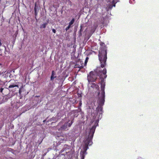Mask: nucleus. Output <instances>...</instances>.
<instances>
[{"instance_id":"nucleus-1","label":"nucleus","mask_w":159,"mask_h":159,"mask_svg":"<svg viewBox=\"0 0 159 159\" xmlns=\"http://www.w3.org/2000/svg\"><path fill=\"white\" fill-rule=\"evenodd\" d=\"M107 52L106 50H102L99 51L98 55L101 66L100 67H98L96 70L94 72L91 71L88 75L87 79L89 82H95L97 79V76H99L101 79L100 82L101 85V101L103 103L105 98V82L104 79L107 77V70L104 68L103 70L101 68L104 67L106 66V62L107 59Z\"/></svg>"},{"instance_id":"nucleus-2","label":"nucleus","mask_w":159,"mask_h":159,"mask_svg":"<svg viewBox=\"0 0 159 159\" xmlns=\"http://www.w3.org/2000/svg\"><path fill=\"white\" fill-rule=\"evenodd\" d=\"M74 118L71 119L70 120H68L67 121L64 123L61 121L57 126V127L59 131H67L68 128L70 127L74 122Z\"/></svg>"},{"instance_id":"nucleus-3","label":"nucleus","mask_w":159,"mask_h":159,"mask_svg":"<svg viewBox=\"0 0 159 159\" xmlns=\"http://www.w3.org/2000/svg\"><path fill=\"white\" fill-rule=\"evenodd\" d=\"M96 126L93 125L90 129L88 138L84 141V144L87 146H91L93 143L92 139L95 131Z\"/></svg>"},{"instance_id":"nucleus-4","label":"nucleus","mask_w":159,"mask_h":159,"mask_svg":"<svg viewBox=\"0 0 159 159\" xmlns=\"http://www.w3.org/2000/svg\"><path fill=\"white\" fill-rule=\"evenodd\" d=\"M101 95L100 97L99 98V99L100 101V103L101 105L98 106L96 108V110H95L96 113H97V114L98 113L100 114H101L102 113V106L104 104V102L103 103L101 101Z\"/></svg>"},{"instance_id":"nucleus-5","label":"nucleus","mask_w":159,"mask_h":159,"mask_svg":"<svg viewBox=\"0 0 159 159\" xmlns=\"http://www.w3.org/2000/svg\"><path fill=\"white\" fill-rule=\"evenodd\" d=\"M11 81H14V83H12L11 84L9 85V86L8 87V88L10 89V91H12L13 92H14L15 91V90H14V89H11L14 88L15 87H17L18 88H19L18 85L17 84L18 83L16 82H15V81L13 80H11L9 82H11Z\"/></svg>"},{"instance_id":"nucleus-6","label":"nucleus","mask_w":159,"mask_h":159,"mask_svg":"<svg viewBox=\"0 0 159 159\" xmlns=\"http://www.w3.org/2000/svg\"><path fill=\"white\" fill-rule=\"evenodd\" d=\"M90 86L93 89H95L97 90L99 89V86L98 85L94 83H92L90 84Z\"/></svg>"},{"instance_id":"nucleus-7","label":"nucleus","mask_w":159,"mask_h":159,"mask_svg":"<svg viewBox=\"0 0 159 159\" xmlns=\"http://www.w3.org/2000/svg\"><path fill=\"white\" fill-rule=\"evenodd\" d=\"M80 111H79L78 110H76L73 111V113H75V114L74 115V117H77L78 115V113L80 111H81V109H80Z\"/></svg>"},{"instance_id":"nucleus-8","label":"nucleus","mask_w":159,"mask_h":159,"mask_svg":"<svg viewBox=\"0 0 159 159\" xmlns=\"http://www.w3.org/2000/svg\"><path fill=\"white\" fill-rule=\"evenodd\" d=\"M55 72L54 70H52V75L50 78L51 80H53L56 77V76H55Z\"/></svg>"},{"instance_id":"nucleus-9","label":"nucleus","mask_w":159,"mask_h":159,"mask_svg":"<svg viewBox=\"0 0 159 159\" xmlns=\"http://www.w3.org/2000/svg\"><path fill=\"white\" fill-rule=\"evenodd\" d=\"M52 89L50 86H48V88L45 89V91L46 93H48L49 92L52 91Z\"/></svg>"},{"instance_id":"nucleus-10","label":"nucleus","mask_w":159,"mask_h":159,"mask_svg":"<svg viewBox=\"0 0 159 159\" xmlns=\"http://www.w3.org/2000/svg\"><path fill=\"white\" fill-rule=\"evenodd\" d=\"M7 88H6L5 89L1 88L0 89V92L1 93H2L3 94L5 95H6V94L5 93V91L7 90Z\"/></svg>"},{"instance_id":"nucleus-11","label":"nucleus","mask_w":159,"mask_h":159,"mask_svg":"<svg viewBox=\"0 0 159 159\" xmlns=\"http://www.w3.org/2000/svg\"><path fill=\"white\" fill-rule=\"evenodd\" d=\"M36 7H37V6L36 5V4H35V7H34V14H35V19H36V20H37V18H36V16H37L38 12L37 11Z\"/></svg>"},{"instance_id":"nucleus-12","label":"nucleus","mask_w":159,"mask_h":159,"mask_svg":"<svg viewBox=\"0 0 159 159\" xmlns=\"http://www.w3.org/2000/svg\"><path fill=\"white\" fill-rule=\"evenodd\" d=\"M48 24V22L43 23L41 25L40 28H45L46 27V25Z\"/></svg>"},{"instance_id":"nucleus-13","label":"nucleus","mask_w":159,"mask_h":159,"mask_svg":"<svg viewBox=\"0 0 159 159\" xmlns=\"http://www.w3.org/2000/svg\"><path fill=\"white\" fill-rule=\"evenodd\" d=\"M75 68H79L80 69L83 68V66L82 65L80 66L78 64H76L75 66Z\"/></svg>"},{"instance_id":"nucleus-14","label":"nucleus","mask_w":159,"mask_h":159,"mask_svg":"<svg viewBox=\"0 0 159 159\" xmlns=\"http://www.w3.org/2000/svg\"><path fill=\"white\" fill-rule=\"evenodd\" d=\"M83 148L84 150L83 152H86V150L88 148V146L84 144Z\"/></svg>"},{"instance_id":"nucleus-15","label":"nucleus","mask_w":159,"mask_h":159,"mask_svg":"<svg viewBox=\"0 0 159 159\" xmlns=\"http://www.w3.org/2000/svg\"><path fill=\"white\" fill-rule=\"evenodd\" d=\"M23 86L22 85L19 89V93L20 95L21 94V93L23 90Z\"/></svg>"},{"instance_id":"nucleus-16","label":"nucleus","mask_w":159,"mask_h":159,"mask_svg":"<svg viewBox=\"0 0 159 159\" xmlns=\"http://www.w3.org/2000/svg\"><path fill=\"white\" fill-rule=\"evenodd\" d=\"M86 152H82V154H81V159H84V154Z\"/></svg>"},{"instance_id":"nucleus-17","label":"nucleus","mask_w":159,"mask_h":159,"mask_svg":"<svg viewBox=\"0 0 159 159\" xmlns=\"http://www.w3.org/2000/svg\"><path fill=\"white\" fill-rule=\"evenodd\" d=\"M75 21V19L74 18H73L71 21L69 22V25L71 26V25H72Z\"/></svg>"},{"instance_id":"nucleus-18","label":"nucleus","mask_w":159,"mask_h":159,"mask_svg":"<svg viewBox=\"0 0 159 159\" xmlns=\"http://www.w3.org/2000/svg\"><path fill=\"white\" fill-rule=\"evenodd\" d=\"M88 59H89V58L88 57H86L85 61V62H84V65H86V64L88 61Z\"/></svg>"},{"instance_id":"nucleus-19","label":"nucleus","mask_w":159,"mask_h":159,"mask_svg":"<svg viewBox=\"0 0 159 159\" xmlns=\"http://www.w3.org/2000/svg\"><path fill=\"white\" fill-rule=\"evenodd\" d=\"M70 27V26L69 25H68V26H67L65 29V30L66 31H67Z\"/></svg>"},{"instance_id":"nucleus-20","label":"nucleus","mask_w":159,"mask_h":159,"mask_svg":"<svg viewBox=\"0 0 159 159\" xmlns=\"http://www.w3.org/2000/svg\"><path fill=\"white\" fill-rule=\"evenodd\" d=\"M80 33L83 31V30H82V25H80Z\"/></svg>"},{"instance_id":"nucleus-21","label":"nucleus","mask_w":159,"mask_h":159,"mask_svg":"<svg viewBox=\"0 0 159 159\" xmlns=\"http://www.w3.org/2000/svg\"><path fill=\"white\" fill-rule=\"evenodd\" d=\"M52 32L54 33H55L56 32V30L55 29H52Z\"/></svg>"},{"instance_id":"nucleus-22","label":"nucleus","mask_w":159,"mask_h":159,"mask_svg":"<svg viewBox=\"0 0 159 159\" xmlns=\"http://www.w3.org/2000/svg\"><path fill=\"white\" fill-rule=\"evenodd\" d=\"M100 45L102 46H103V45H105V44L104 43L102 42L100 44Z\"/></svg>"},{"instance_id":"nucleus-23","label":"nucleus","mask_w":159,"mask_h":159,"mask_svg":"<svg viewBox=\"0 0 159 159\" xmlns=\"http://www.w3.org/2000/svg\"><path fill=\"white\" fill-rule=\"evenodd\" d=\"M79 104L80 106H81L82 103H81V102H80V103H79Z\"/></svg>"},{"instance_id":"nucleus-24","label":"nucleus","mask_w":159,"mask_h":159,"mask_svg":"<svg viewBox=\"0 0 159 159\" xmlns=\"http://www.w3.org/2000/svg\"><path fill=\"white\" fill-rule=\"evenodd\" d=\"M2 43L1 42V40H0V47L2 45Z\"/></svg>"},{"instance_id":"nucleus-25","label":"nucleus","mask_w":159,"mask_h":159,"mask_svg":"<svg viewBox=\"0 0 159 159\" xmlns=\"http://www.w3.org/2000/svg\"><path fill=\"white\" fill-rule=\"evenodd\" d=\"M0 66H1V67H2V64H1V63H0Z\"/></svg>"},{"instance_id":"nucleus-26","label":"nucleus","mask_w":159,"mask_h":159,"mask_svg":"<svg viewBox=\"0 0 159 159\" xmlns=\"http://www.w3.org/2000/svg\"><path fill=\"white\" fill-rule=\"evenodd\" d=\"M100 92H98V94L99 95V93H100Z\"/></svg>"},{"instance_id":"nucleus-27","label":"nucleus","mask_w":159,"mask_h":159,"mask_svg":"<svg viewBox=\"0 0 159 159\" xmlns=\"http://www.w3.org/2000/svg\"><path fill=\"white\" fill-rule=\"evenodd\" d=\"M45 121V120H44L43 121V122H44Z\"/></svg>"},{"instance_id":"nucleus-28","label":"nucleus","mask_w":159,"mask_h":159,"mask_svg":"<svg viewBox=\"0 0 159 159\" xmlns=\"http://www.w3.org/2000/svg\"><path fill=\"white\" fill-rule=\"evenodd\" d=\"M114 7H115V4H114Z\"/></svg>"},{"instance_id":"nucleus-29","label":"nucleus","mask_w":159,"mask_h":159,"mask_svg":"<svg viewBox=\"0 0 159 159\" xmlns=\"http://www.w3.org/2000/svg\"><path fill=\"white\" fill-rule=\"evenodd\" d=\"M0 75H1V73L0 72Z\"/></svg>"},{"instance_id":"nucleus-30","label":"nucleus","mask_w":159,"mask_h":159,"mask_svg":"<svg viewBox=\"0 0 159 159\" xmlns=\"http://www.w3.org/2000/svg\"><path fill=\"white\" fill-rule=\"evenodd\" d=\"M114 0H113V1H114Z\"/></svg>"}]
</instances>
